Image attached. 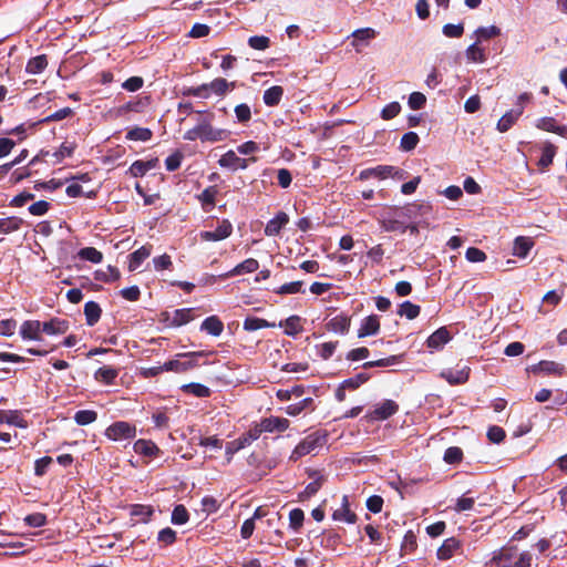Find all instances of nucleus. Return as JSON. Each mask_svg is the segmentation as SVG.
Returning a JSON list of instances; mask_svg holds the SVG:
<instances>
[{"label":"nucleus","instance_id":"72a5a7b5","mask_svg":"<svg viewBox=\"0 0 567 567\" xmlns=\"http://www.w3.org/2000/svg\"><path fill=\"white\" fill-rule=\"evenodd\" d=\"M78 257L93 264H100L103 260V254L94 247H85L79 250Z\"/></svg>","mask_w":567,"mask_h":567},{"label":"nucleus","instance_id":"603ef678","mask_svg":"<svg viewBox=\"0 0 567 567\" xmlns=\"http://www.w3.org/2000/svg\"><path fill=\"white\" fill-rule=\"evenodd\" d=\"M248 44L254 50H266L270 45V39L266 35H254L248 39Z\"/></svg>","mask_w":567,"mask_h":567},{"label":"nucleus","instance_id":"0eeeda50","mask_svg":"<svg viewBox=\"0 0 567 567\" xmlns=\"http://www.w3.org/2000/svg\"><path fill=\"white\" fill-rule=\"evenodd\" d=\"M399 405L393 400H384L377 404L367 416L372 421H383L395 414Z\"/></svg>","mask_w":567,"mask_h":567},{"label":"nucleus","instance_id":"6e6552de","mask_svg":"<svg viewBox=\"0 0 567 567\" xmlns=\"http://www.w3.org/2000/svg\"><path fill=\"white\" fill-rule=\"evenodd\" d=\"M233 226L228 220H223L215 230H205L200 233V239L205 241H219L231 235Z\"/></svg>","mask_w":567,"mask_h":567},{"label":"nucleus","instance_id":"2eb2a0df","mask_svg":"<svg viewBox=\"0 0 567 567\" xmlns=\"http://www.w3.org/2000/svg\"><path fill=\"white\" fill-rule=\"evenodd\" d=\"M523 114V107L507 111L497 122L496 128L501 133L507 132Z\"/></svg>","mask_w":567,"mask_h":567},{"label":"nucleus","instance_id":"f704fd0d","mask_svg":"<svg viewBox=\"0 0 567 567\" xmlns=\"http://www.w3.org/2000/svg\"><path fill=\"white\" fill-rule=\"evenodd\" d=\"M327 327L332 332L343 334L348 331V329L350 327V321L346 317L338 316V317L332 318L328 322Z\"/></svg>","mask_w":567,"mask_h":567},{"label":"nucleus","instance_id":"393cba45","mask_svg":"<svg viewBox=\"0 0 567 567\" xmlns=\"http://www.w3.org/2000/svg\"><path fill=\"white\" fill-rule=\"evenodd\" d=\"M461 547L460 540L454 537L447 538L443 542L442 546L437 549L439 559H450L453 554Z\"/></svg>","mask_w":567,"mask_h":567},{"label":"nucleus","instance_id":"bf43d9fd","mask_svg":"<svg viewBox=\"0 0 567 567\" xmlns=\"http://www.w3.org/2000/svg\"><path fill=\"white\" fill-rule=\"evenodd\" d=\"M303 282L302 281H292L289 284H285L276 289V293L279 295H293L301 291Z\"/></svg>","mask_w":567,"mask_h":567},{"label":"nucleus","instance_id":"4c0bfd02","mask_svg":"<svg viewBox=\"0 0 567 567\" xmlns=\"http://www.w3.org/2000/svg\"><path fill=\"white\" fill-rule=\"evenodd\" d=\"M153 509L151 506L146 505H134L131 509V515L136 517V523H146L148 518L152 516Z\"/></svg>","mask_w":567,"mask_h":567},{"label":"nucleus","instance_id":"cd10ccee","mask_svg":"<svg viewBox=\"0 0 567 567\" xmlns=\"http://www.w3.org/2000/svg\"><path fill=\"white\" fill-rule=\"evenodd\" d=\"M134 451L137 454H142V455H145V456H155L159 452V449L152 441L137 440L134 443Z\"/></svg>","mask_w":567,"mask_h":567},{"label":"nucleus","instance_id":"e433bc0d","mask_svg":"<svg viewBox=\"0 0 567 567\" xmlns=\"http://www.w3.org/2000/svg\"><path fill=\"white\" fill-rule=\"evenodd\" d=\"M94 377L99 382L111 384L117 377V370L112 367H102L95 372Z\"/></svg>","mask_w":567,"mask_h":567},{"label":"nucleus","instance_id":"c756f323","mask_svg":"<svg viewBox=\"0 0 567 567\" xmlns=\"http://www.w3.org/2000/svg\"><path fill=\"white\" fill-rule=\"evenodd\" d=\"M284 95V89L279 85H275L269 87L264 93V102L268 106H275L279 104L281 97Z\"/></svg>","mask_w":567,"mask_h":567},{"label":"nucleus","instance_id":"37998d69","mask_svg":"<svg viewBox=\"0 0 567 567\" xmlns=\"http://www.w3.org/2000/svg\"><path fill=\"white\" fill-rule=\"evenodd\" d=\"M537 370L548 374L561 375L564 367L555 361H540L537 365Z\"/></svg>","mask_w":567,"mask_h":567},{"label":"nucleus","instance_id":"1a4fd4ad","mask_svg":"<svg viewBox=\"0 0 567 567\" xmlns=\"http://www.w3.org/2000/svg\"><path fill=\"white\" fill-rule=\"evenodd\" d=\"M19 333L23 340L42 341V322L27 320L21 324Z\"/></svg>","mask_w":567,"mask_h":567},{"label":"nucleus","instance_id":"ea45409f","mask_svg":"<svg viewBox=\"0 0 567 567\" xmlns=\"http://www.w3.org/2000/svg\"><path fill=\"white\" fill-rule=\"evenodd\" d=\"M556 154V147L551 143H546L542 151V156L538 161V166L542 168L548 167L554 159V156Z\"/></svg>","mask_w":567,"mask_h":567},{"label":"nucleus","instance_id":"b1692460","mask_svg":"<svg viewBox=\"0 0 567 567\" xmlns=\"http://www.w3.org/2000/svg\"><path fill=\"white\" fill-rule=\"evenodd\" d=\"M334 520L346 522L353 524L357 520V515L349 508L348 496L342 497V505L339 509H336L332 515Z\"/></svg>","mask_w":567,"mask_h":567},{"label":"nucleus","instance_id":"2f4dec72","mask_svg":"<svg viewBox=\"0 0 567 567\" xmlns=\"http://www.w3.org/2000/svg\"><path fill=\"white\" fill-rule=\"evenodd\" d=\"M499 34L501 29L496 25L481 27L474 31V35L476 37V41L478 43L498 37Z\"/></svg>","mask_w":567,"mask_h":567},{"label":"nucleus","instance_id":"bb28decb","mask_svg":"<svg viewBox=\"0 0 567 567\" xmlns=\"http://www.w3.org/2000/svg\"><path fill=\"white\" fill-rule=\"evenodd\" d=\"M534 243L527 237H517L513 246V255L525 258L532 249Z\"/></svg>","mask_w":567,"mask_h":567},{"label":"nucleus","instance_id":"79ce46f5","mask_svg":"<svg viewBox=\"0 0 567 567\" xmlns=\"http://www.w3.org/2000/svg\"><path fill=\"white\" fill-rule=\"evenodd\" d=\"M155 167V163L153 161H136L134 162L131 167L130 172L133 176H143L146 172L153 169Z\"/></svg>","mask_w":567,"mask_h":567},{"label":"nucleus","instance_id":"9b49d317","mask_svg":"<svg viewBox=\"0 0 567 567\" xmlns=\"http://www.w3.org/2000/svg\"><path fill=\"white\" fill-rule=\"evenodd\" d=\"M451 385L463 384L468 380L470 367L463 365L458 369H445L440 373Z\"/></svg>","mask_w":567,"mask_h":567},{"label":"nucleus","instance_id":"412c9836","mask_svg":"<svg viewBox=\"0 0 567 567\" xmlns=\"http://www.w3.org/2000/svg\"><path fill=\"white\" fill-rule=\"evenodd\" d=\"M69 323L65 320L53 318L50 321L42 322L43 333L49 336L63 334L68 331Z\"/></svg>","mask_w":567,"mask_h":567},{"label":"nucleus","instance_id":"423d86ee","mask_svg":"<svg viewBox=\"0 0 567 567\" xmlns=\"http://www.w3.org/2000/svg\"><path fill=\"white\" fill-rule=\"evenodd\" d=\"M371 177L384 179L388 177H393L398 179L403 178V172L398 169L394 166L390 165H380L373 168L364 169L360 173V179H369Z\"/></svg>","mask_w":567,"mask_h":567},{"label":"nucleus","instance_id":"0e129e2a","mask_svg":"<svg viewBox=\"0 0 567 567\" xmlns=\"http://www.w3.org/2000/svg\"><path fill=\"white\" fill-rule=\"evenodd\" d=\"M322 476H317L312 482H310L305 491L302 492L301 496L302 497H306V498H309L311 496H313L321 487L322 485Z\"/></svg>","mask_w":567,"mask_h":567},{"label":"nucleus","instance_id":"39448f33","mask_svg":"<svg viewBox=\"0 0 567 567\" xmlns=\"http://www.w3.org/2000/svg\"><path fill=\"white\" fill-rule=\"evenodd\" d=\"M104 434L112 441L132 440L136 435V426L125 421H117L107 426Z\"/></svg>","mask_w":567,"mask_h":567},{"label":"nucleus","instance_id":"de8ad7c7","mask_svg":"<svg viewBox=\"0 0 567 567\" xmlns=\"http://www.w3.org/2000/svg\"><path fill=\"white\" fill-rule=\"evenodd\" d=\"M126 137L132 141H142L146 142L151 140L152 132L148 128L145 127H135L127 132Z\"/></svg>","mask_w":567,"mask_h":567},{"label":"nucleus","instance_id":"4d7b16f0","mask_svg":"<svg viewBox=\"0 0 567 567\" xmlns=\"http://www.w3.org/2000/svg\"><path fill=\"white\" fill-rule=\"evenodd\" d=\"M261 432L262 430L258 427L251 429L249 432L245 433L239 439H237V441L244 449L250 445L254 441H256L260 436Z\"/></svg>","mask_w":567,"mask_h":567},{"label":"nucleus","instance_id":"c85d7f7f","mask_svg":"<svg viewBox=\"0 0 567 567\" xmlns=\"http://www.w3.org/2000/svg\"><path fill=\"white\" fill-rule=\"evenodd\" d=\"M202 329L214 337H218L224 330V324L217 317L212 316L203 321Z\"/></svg>","mask_w":567,"mask_h":567},{"label":"nucleus","instance_id":"052dcab7","mask_svg":"<svg viewBox=\"0 0 567 567\" xmlns=\"http://www.w3.org/2000/svg\"><path fill=\"white\" fill-rule=\"evenodd\" d=\"M369 379V375L365 374V373H359L357 375H354L353 378H350V379H347L344 380L342 383H343V388H348L349 390H355L357 388H359L361 384H363L364 382H367Z\"/></svg>","mask_w":567,"mask_h":567},{"label":"nucleus","instance_id":"f257e3e1","mask_svg":"<svg viewBox=\"0 0 567 567\" xmlns=\"http://www.w3.org/2000/svg\"><path fill=\"white\" fill-rule=\"evenodd\" d=\"M214 120V114L209 113L205 116H202L196 126L186 131L184 134V140L186 141H196L200 140L202 142H223L227 140L230 135V132L225 128H217L212 125Z\"/></svg>","mask_w":567,"mask_h":567},{"label":"nucleus","instance_id":"dca6fc26","mask_svg":"<svg viewBox=\"0 0 567 567\" xmlns=\"http://www.w3.org/2000/svg\"><path fill=\"white\" fill-rule=\"evenodd\" d=\"M230 85L231 84H229L225 79L218 78V79H215L214 81H212L208 84H204V85L197 87L194 91V94L197 95V96H202L203 95V93H202L203 91L210 90L212 92H214L217 95H223V94H225L227 92V90L229 89Z\"/></svg>","mask_w":567,"mask_h":567},{"label":"nucleus","instance_id":"ddd939ff","mask_svg":"<svg viewBox=\"0 0 567 567\" xmlns=\"http://www.w3.org/2000/svg\"><path fill=\"white\" fill-rule=\"evenodd\" d=\"M377 32L372 28H364L354 30L351 34L353 38L351 45L355 49L357 52L361 51V48L368 43L369 40L375 38Z\"/></svg>","mask_w":567,"mask_h":567},{"label":"nucleus","instance_id":"3c124183","mask_svg":"<svg viewBox=\"0 0 567 567\" xmlns=\"http://www.w3.org/2000/svg\"><path fill=\"white\" fill-rule=\"evenodd\" d=\"M188 512L184 505H177L172 513V523L175 525H183L188 520Z\"/></svg>","mask_w":567,"mask_h":567},{"label":"nucleus","instance_id":"f8f14e48","mask_svg":"<svg viewBox=\"0 0 567 567\" xmlns=\"http://www.w3.org/2000/svg\"><path fill=\"white\" fill-rule=\"evenodd\" d=\"M258 268H259L258 260H256L255 258H248V259L244 260L243 262L238 264L237 266H235L228 272L220 275L219 278L224 279V278H229L233 276H240L244 274H252V272L257 271Z\"/></svg>","mask_w":567,"mask_h":567},{"label":"nucleus","instance_id":"5fc2aeb1","mask_svg":"<svg viewBox=\"0 0 567 567\" xmlns=\"http://www.w3.org/2000/svg\"><path fill=\"white\" fill-rule=\"evenodd\" d=\"M419 143V136L414 132L405 133L401 138V148L404 151H412Z\"/></svg>","mask_w":567,"mask_h":567},{"label":"nucleus","instance_id":"a211bd4d","mask_svg":"<svg viewBox=\"0 0 567 567\" xmlns=\"http://www.w3.org/2000/svg\"><path fill=\"white\" fill-rule=\"evenodd\" d=\"M290 425V422L285 417L271 416L262 420L261 427L262 432H284Z\"/></svg>","mask_w":567,"mask_h":567},{"label":"nucleus","instance_id":"9d476101","mask_svg":"<svg viewBox=\"0 0 567 567\" xmlns=\"http://www.w3.org/2000/svg\"><path fill=\"white\" fill-rule=\"evenodd\" d=\"M248 162H256V157L251 158H241L236 155L234 151H228L225 153L218 161L219 166L230 168V169H246L248 167Z\"/></svg>","mask_w":567,"mask_h":567},{"label":"nucleus","instance_id":"338daca9","mask_svg":"<svg viewBox=\"0 0 567 567\" xmlns=\"http://www.w3.org/2000/svg\"><path fill=\"white\" fill-rule=\"evenodd\" d=\"M401 111V105L399 102H392L383 107L381 112V116L383 120H391L395 117Z\"/></svg>","mask_w":567,"mask_h":567},{"label":"nucleus","instance_id":"aec40b11","mask_svg":"<svg viewBox=\"0 0 567 567\" xmlns=\"http://www.w3.org/2000/svg\"><path fill=\"white\" fill-rule=\"evenodd\" d=\"M152 247L142 246L128 256V270L135 271L141 264L151 256Z\"/></svg>","mask_w":567,"mask_h":567},{"label":"nucleus","instance_id":"a19ab883","mask_svg":"<svg viewBox=\"0 0 567 567\" xmlns=\"http://www.w3.org/2000/svg\"><path fill=\"white\" fill-rule=\"evenodd\" d=\"M182 390L186 393H192L197 398H206L210 394L209 388L200 383L184 384Z\"/></svg>","mask_w":567,"mask_h":567},{"label":"nucleus","instance_id":"f3484780","mask_svg":"<svg viewBox=\"0 0 567 567\" xmlns=\"http://www.w3.org/2000/svg\"><path fill=\"white\" fill-rule=\"evenodd\" d=\"M7 423L20 429L28 426L27 421L22 417L21 413L16 410H2L0 411V424Z\"/></svg>","mask_w":567,"mask_h":567},{"label":"nucleus","instance_id":"13d9d810","mask_svg":"<svg viewBox=\"0 0 567 567\" xmlns=\"http://www.w3.org/2000/svg\"><path fill=\"white\" fill-rule=\"evenodd\" d=\"M381 227L385 231H405V226L401 221L393 218H383L381 220Z\"/></svg>","mask_w":567,"mask_h":567},{"label":"nucleus","instance_id":"680f3d73","mask_svg":"<svg viewBox=\"0 0 567 567\" xmlns=\"http://www.w3.org/2000/svg\"><path fill=\"white\" fill-rule=\"evenodd\" d=\"M305 514L300 508H295L289 513V524L295 530L302 526Z\"/></svg>","mask_w":567,"mask_h":567},{"label":"nucleus","instance_id":"a878e982","mask_svg":"<svg viewBox=\"0 0 567 567\" xmlns=\"http://www.w3.org/2000/svg\"><path fill=\"white\" fill-rule=\"evenodd\" d=\"M465 55L468 62L484 63L486 61L485 50L480 47L477 41H475L466 49Z\"/></svg>","mask_w":567,"mask_h":567},{"label":"nucleus","instance_id":"8fccbe9b","mask_svg":"<svg viewBox=\"0 0 567 567\" xmlns=\"http://www.w3.org/2000/svg\"><path fill=\"white\" fill-rule=\"evenodd\" d=\"M312 403L311 398H306L298 403L290 404L285 409V412L290 416L299 415L306 408Z\"/></svg>","mask_w":567,"mask_h":567},{"label":"nucleus","instance_id":"69168bd1","mask_svg":"<svg viewBox=\"0 0 567 567\" xmlns=\"http://www.w3.org/2000/svg\"><path fill=\"white\" fill-rule=\"evenodd\" d=\"M143 84L144 80L141 76H132L122 83V87L128 92H136Z\"/></svg>","mask_w":567,"mask_h":567},{"label":"nucleus","instance_id":"58836bf2","mask_svg":"<svg viewBox=\"0 0 567 567\" xmlns=\"http://www.w3.org/2000/svg\"><path fill=\"white\" fill-rule=\"evenodd\" d=\"M305 389L301 385H296L291 389H280L277 391L276 396L280 401H289L291 399H299L303 395Z\"/></svg>","mask_w":567,"mask_h":567},{"label":"nucleus","instance_id":"6ab92c4d","mask_svg":"<svg viewBox=\"0 0 567 567\" xmlns=\"http://www.w3.org/2000/svg\"><path fill=\"white\" fill-rule=\"evenodd\" d=\"M289 221V217L286 213L284 212H280L276 215V217H274L272 219H270L266 227H265V234L267 236H276L280 233L281 228L284 226L287 225V223Z\"/></svg>","mask_w":567,"mask_h":567},{"label":"nucleus","instance_id":"e2e57ef3","mask_svg":"<svg viewBox=\"0 0 567 567\" xmlns=\"http://www.w3.org/2000/svg\"><path fill=\"white\" fill-rule=\"evenodd\" d=\"M463 453L460 447L451 446L444 453V461L449 464L457 463L462 460Z\"/></svg>","mask_w":567,"mask_h":567},{"label":"nucleus","instance_id":"49530a36","mask_svg":"<svg viewBox=\"0 0 567 567\" xmlns=\"http://www.w3.org/2000/svg\"><path fill=\"white\" fill-rule=\"evenodd\" d=\"M96 417H97L96 412L91 411V410H81L75 413L74 421L79 425H87V424L93 423L96 420Z\"/></svg>","mask_w":567,"mask_h":567},{"label":"nucleus","instance_id":"4468645a","mask_svg":"<svg viewBox=\"0 0 567 567\" xmlns=\"http://www.w3.org/2000/svg\"><path fill=\"white\" fill-rule=\"evenodd\" d=\"M535 126L542 131L556 133L560 136L567 137V127L558 125L554 117H540L536 121Z\"/></svg>","mask_w":567,"mask_h":567},{"label":"nucleus","instance_id":"7c9ffc66","mask_svg":"<svg viewBox=\"0 0 567 567\" xmlns=\"http://www.w3.org/2000/svg\"><path fill=\"white\" fill-rule=\"evenodd\" d=\"M22 225V219L16 216L0 218V234L17 231Z\"/></svg>","mask_w":567,"mask_h":567},{"label":"nucleus","instance_id":"473e14b6","mask_svg":"<svg viewBox=\"0 0 567 567\" xmlns=\"http://www.w3.org/2000/svg\"><path fill=\"white\" fill-rule=\"evenodd\" d=\"M84 315L86 318V323L89 326L95 324L101 317V308L94 301H89L84 306Z\"/></svg>","mask_w":567,"mask_h":567},{"label":"nucleus","instance_id":"f03ea898","mask_svg":"<svg viewBox=\"0 0 567 567\" xmlns=\"http://www.w3.org/2000/svg\"><path fill=\"white\" fill-rule=\"evenodd\" d=\"M328 433L326 431H316L308 434L298 445L293 449L290 455L291 461L309 455L317 454L327 443Z\"/></svg>","mask_w":567,"mask_h":567},{"label":"nucleus","instance_id":"864d4df0","mask_svg":"<svg viewBox=\"0 0 567 567\" xmlns=\"http://www.w3.org/2000/svg\"><path fill=\"white\" fill-rule=\"evenodd\" d=\"M442 32L447 38H461L464 33V24L463 23H447L443 25Z\"/></svg>","mask_w":567,"mask_h":567},{"label":"nucleus","instance_id":"09e8293b","mask_svg":"<svg viewBox=\"0 0 567 567\" xmlns=\"http://www.w3.org/2000/svg\"><path fill=\"white\" fill-rule=\"evenodd\" d=\"M192 320V310L190 309H177L174 311L172 317V324L182 326Z\"/></svg>","mask_w":567,"mask_h":567},{"label":"nucleus","instance_id":"774afa93","mask_svg":"<svg viewBox=\"0 0 567 567\" xmlns=\"http://www.w3.org/2000/svg\"><path fill=\"white\" fill-rule=\"evenodd\" d=\"M465 257L470 262H482L486 259V254L476 247H470L466 250Z\"/></svg>","mask_w":567,"mask_h":567},{"label":"nucleus","instance_id":"c03bdc74","mask_svg":"<svg viewBox=\"0 0 567 567\" xmlns=\"http://www.w3.org/2000/svg\"><path fill=\"white\" fill-rule=\"evenodd\" d=\"M280 326L285 328V332L288 336H296L301 331L300 318L297 316L289 317L285 322L280 323Z\"/></svg>","mask_w":567,"mask_h":567},{"label":"nucleus","instance_id":"c9c22d12","mask_svg":"<svg viewBox=\"0 0 567 567\" xmlns=\"http://www.w3.org/2000/svg\"><path fill=\"white\" fill-rule=\"evenodd\" d=\"M48 65L45 55H38L29 60L25 71L30 74L41 73Z\"/></svg>","mask_w":567,"mask_h":567},{"label":"nucleus","instance_id":"6e6d98bb","mask_svg":"<svg viewBox=\"0 0 567 567\" xmlns=\"http://www.w3.org/2000/svg\"><path fill=\"white\" fill-rule=\"evenodd\" d=\"M400 362L399 355H390L388 358L379 359L375 361H368L363 364L364 368H373V367H390Z\"/></svg>","mask_w":567,"mask_h":567},{"label":"nucleus","instance_id":"20e7f679","mask_svg":"<svg viewBox=\"0 0 567 567\" xmlns=\"http://www.w3.org/2000/svg\"><path fill=\"white\" fill-rule=\"evenodd\" d=\"M208 353L205 351L178 353L175 359L165 362L162 367L156 368L155 373L158 371H174L186 372L198 365V358L205 357Z\"/></svg>","mask_w":567,"mask_h":567},{"label":"nucleus","instance_id":"5701e85b","mask_svg":"<svg viewBox=\"0 0 567 567\" xmlns=\"http://www.w3.org/2000/svg\"><path fill=\"white\" fill-rule=\"evenodd\" d=\"M451 339L450 332L446 328H440L433 332L426 340V344L431 349H440Z\"/></svg>","mask_w":567,"mask_h":567},{"label":"nucleus","instance_id":"4be33fe9","mask_svg":"<svg viewBox=\"0 0 567 567\" xmlns=\"http://www.w3.org/2000/svg\"><path fill=\"white\" fill-rule=\"evenodd\" d=\"M379 329H380L379 318L377 316H369L362 321L360 329L358 330V337L364 338L368 336H373V334L378 333Z\"/></svg>","mask_w":567,"mask_h":567},{"label":"nucleus","instance_id":"a18cd8bd","mask_svg":"<svg viewBox=\"0 0 567 567\" xmlns=\"http://www.w3.org/2000/svg\"><path fill=\"white\" fill-rule=\"evenodd\" d=\"M399 315L410 320L415 319L420 315V307L410 301H404L400 306Z\"/></svg>","mask_w":567,"mask_h":567},{"label":"nucleus","instance_id":"7ed1b4c3","mask_svg":"<svg viewBox=\"0 0 567 567\" xmlns=\"http://www.w3.org/2000/svg\"><path fill=\"white\" fill-rule=\"evenodd\" d=\"M493 560H502V567H532L533 555L527 550L507 547L494 551Z\"/></svg>","mask_w":567,"mask_h":567}]
</instances>
